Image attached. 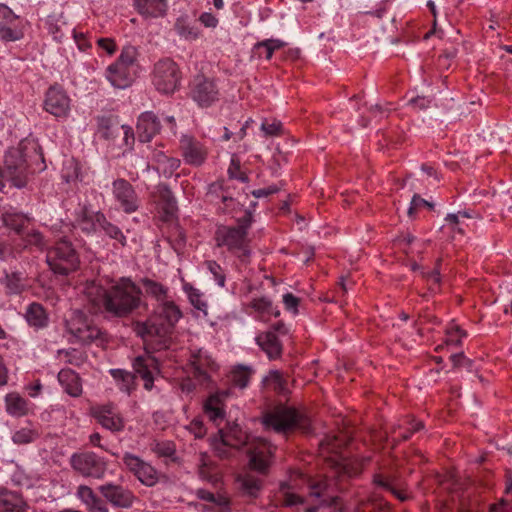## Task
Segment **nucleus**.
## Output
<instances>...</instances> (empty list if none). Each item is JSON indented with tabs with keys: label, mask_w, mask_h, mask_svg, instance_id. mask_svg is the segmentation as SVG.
Listing matches in <instances>:
<instances>
[{
	"label": "nucleus",
	"mask_w": 512,
	"mask_h": 512,
	"mask_svg": "<svg viewBox=\"0 0 512 512\" xmlns=\"http://www.w3.org/2000/svg\"><path fill=\"white\" fill-rule=\"evenodd\" d=\"M86 294L91 302L116 318H127L143 305V292L130 277H121L106 289L90 285Z\"/></svg>",
	"instance_id": "nucleus-1"
},
{
	"label": "nucleus",
	"mask_w": 512,
	"mask_h": 512,
	"mask_svg": "<svg viewBox=\"0 0 512 512\" xmlns=\"http://www.w3.org/2000/svg\"><path fill=\"white\" fill-rule=\"evenodd\" d=\"M252 222L253 216L251 212L246 211L241 218L237 219L235 226H217L214 233L216 247L225 248L228 253L235 256L242 264L249 263L252 250L248 232Z\"/></svg>",
	"instance_id": "nucleus-2"
},
{
	"label": "nucleus",
	"mask_w": 512,
	"mask_h": 512,
	"mask_svg": "<svg viewBox=\"0 0 512 512\" xmlns=\"http://www.w3.org/2000/svg\"><path fill=\"white\" fill-rule=\"evenodd\" d=\"M181 317L182 311L179 306L174 301L164 300L146 321L137 322L134 330L145 341L158 337L165 343V339L172 333Z\"/></svg>",
	"instance_id": "nucleus-3"
},
{
	"label": "nucleus",
	"mask_w": 512,
	"mask_h": 512,
	"mask_svg": "<svg viewBox=\"0 0 512 512\" xmlns=\"http://www.w3.org/2000/svg\"><path fill=\"white\" fill-rule=\"evenodd\" d=\"M263 424L266 428H271L282 434L292 431L308 434L312 430L311 420L305 413L287 406H278L266 413L263 417Z\"/></svg>",
	"instance_id": "nucleus-4"
},
{
	"label": "nucleus",
	"mask_w": 512,
	"mask_h": 512,
	"mask_svg": "<svg viewBox=\"0 0 512 512\" xmlns=\"http://www.w3.org/2000/svg\"><path fill=\"white\" fill-rule=\"evenodd\" d=\"M67 332L83 345L107 343V333L94 323L85 313L75 310L65 322Z\"/></svg>",
	"instance_id": "nucleus-5"
},
{
	"label": "nucleus",
	"mask_w": 512,
	"mask_h": 512,
	"mask_svg": "<svg viewBox=\"0 0 512 512\" xmlns=\"http://www.w3.org/2000/svg\"><path fill=\"white\" fill-rule=\"evenodd\" d=\"M46 262L55 274L68 275L79 268L80 258L72 242L63 237L47 250Z\"/></svg>",
	"instance_id": "nucleus-6"
},
{
	"label": "nucleus",
	"mask_w": 512,
	"mask_h": 512,
	"mask_svg": "<svg viewBox=\"0 0 512 512\" xmlns=\"http://www.w3.org/2000/svg\"><path fill=\"white\" fill-rule=\"evenodd\" d=\"M72 469L85 478L103 479L108 469V460L93 451H80L70 457Z\"/></svg>",
	"instance_id": "nucleus-7"
},
{
	"label": "nucleus",
	"mask_w": 512,
	"mask_h": 512,
	"mask_svg": "<svg viewBox=\"0 0 512 512\" xmlns=\"http://www.w3.org/2000/svg\"><path fill=\"white\" fill-rule=\"evenodd\" d=\"M152 81L160 93H174L181 82V71L178 64L170 58L159 60L154 65Z\"/></svg>",
	"instance_id": "nucleus-8"
},
{
	"label": "nucleus",
	"mask_w": 512,
	"mask_h": 512,
	"mask_svg": "<svg viewBox=\"0 0 512 512\" xmlns=\"http://www.w3.org/2000/svg\"><path fill=\"white\" fill-rule=\"evenodd\" d=\"M190 97L198 106L207 108L220 100V89L213 78L196 75L190 84Z\"/></svg>",
	"instance_id": "nucleus-9"
},
{
	"label": "nucleus",
	"mask_w": 512,
	"mask_h": 512,
	"mask_svg": "<svg viewBox=\"0 0 512 512\" xmlns=\"http://www.w3.org/2000/svg\"><path fill=\"white\" fill-rule=\"evenodd\" d=\"M189 365L193 378L203 386L208 387L212 382V374L217 372L218 365L204 349L191 350Z\"/></svg>",
	"instance_id": "nucleus-10"
},
{
	"label": "nucleus",
	"mask_w": 512,
	"mask_h": 512,
	"mask_svg": "<svg viewBox=\"0 0 512 512\" xmlns=\"http://www.w3.org/2000/svg\"><path fill=\"white\" fill-rule=\"evenodd\" d=\"M125 468L143 485L155 486L159 481V472L149 462L139 456L125 452L122 456Z\"/></svg>",
	"instance_id": "nucleus-11"
},
{
	"label": "nucleus",
	"mask_w": 512,
	"mask_h": 512,
	"mask_svg": "<svg viewBox=\"0 0 512 512\" xmlns=\"http://www.w3.org/2000/svg\"><path fill=\"white\" fill-rule=\"evenodd\" d=\"M5 168L11 176L14 186L22 188L26 185L28 163L23 146L12 147L4 155Z\"/></svg>",
	"instance_id": "nucleus-12"
},
{
	"label": "nucleus",
	"mask_w": 512,
	"mask_h": 512,
	"mask_svg": "<svg viewBox=\"0 0 512 512\" xmlns=\"http://www.w3.org/2000/svg\"><path fill=\"white\" fill-rule=\"evenodd\" d=\"M112 195L119 208L126 214H132L140 208V198L133 185L124 178L112 182Z\"/></svg>",
	"instance_id": "nucleus-13"
},
{
	"label": "nucleus",
	"mask_w": 512,
	"mask_h": 512,
	"mask_svg": "<svg viewBox=\"0 0 512 512\" xmlns=\"http://www.w3.org/2000/svg\"><path fill=\"white\" fill-rule=\"evenodd\" d=\"M179 149L183 161L190 166H202L209 154L207 146L191 135H182L179 141Z\"/></svg>",
	"instance_id": "nucleus-14"
},
{
	"label": "nucleus",
	"mask_w": 512,
	"mask_h": 512,
	"mask_svg": "<svg viewBox=\"0 0 512 512\" xmlns=\"http://www.w3.org/2000/svg\"><path fill=\"white\" fill-rule=\"evenodd\" d=\"M70 98L58 84L52 85L45 93L43 108L56 118H66L70 113Z\"/></svg>",
	"instance_id": "nucleus-15"
},
{
	"label": "nucleus",
	"mask_w": 512,
	"mask_h": 512,
	"mask_svg": "<svg viewBox=\"0 0 512 512\" xmlns=\"http://www.w3.org/2000/svg\"><path fill=\"white\" fill-rule=\"evenodd\" d=\"M91 416L104 429L109 430L112 433L122 432L125 428V420L122 414L112 404L92 407Z\"/></svg>",
	"instance_id": "nucleus-16"
},
{
	"label": "nucleus",
	"mask_w": 512,
	"mask_h": 512,
	"mask_svg": "<svg viewBox=\"0 0 512 512\" xmlns=\"http://www.w3.org/2000/svg\"><path fill=\"white\" fill-rule=\"evenodd\" d=\"M135 378L138 376L143 380V387L151 391L154 387L155 375L160 373L158 360L150 355L143 354L135 357L132 361Z\"/></svg>",
	"instance_id": "nucleus-17"
},
{
	"label": "nucleus",
	"mask_w": 512,
	"mask_h": 512,
	"mask_svg": "<svg viewBox=\"0 0 512 512\" xmlns=\"http://www.w3.org/2000/svg\"><path fill=\"white\" fill-rule=\"evenodd\" d=\"M19 16L6 4L0 3V40L15 42L23 38L24 32L19 24Z\"/></svg>",
	"instance_id": "nucleus-18"
},
{
	"label": "nucleus",
	"mask_w": 512,
	"mask_h": 512,
	"mask_svg": "<svg viewBox=\"0 0 512 512\" xmlns=\"http://www.w3.org/2000/svg\"><path fill=\"white\" fill-rule=\"evenodd\" d=\"M107 502L117 508H130L135 500L134 493L121 485L106 483L98 487Z\"/></svg>",
	"instance_id": "nucleus-19"
},
{
	"label": "nucleus",
	"mask_w": 512,
	"mask_h": 512,
	"mask_svg": "<svg viewBox=\"0 0 512 512\" xmlns=\"http://www.w3.org/2000/svg\"><path fill=\"white\" fill-rule=\"evenodd\" d=\"M229 391L222 390L210 394L203 402V412L208 419L216 425H220L226 417L225 400Z\"/></svg>",
	"instance_id": "nucleus-20"
},
{
	"label": "nucleus",
	"mask_w": 512,
	"mask_h": 512,
	"mask_svg": "<svg viewBox=\"0 0 512 512\" xmlns=\"http://www.w3.org/2000/svg\"><path fill=\"white\" fill-rule=\"evenodd\" d=\"M153 197L163 213L162 220L170 221L171 219H174L178 211V205L169 185L166 183H159L155 187Z\"/></svg>",
	"instance_id": "nucleus-21"
},
{
	"label": "nucleus",
	"mask_w": 512,
	"mask_h": 512,
	"mask_svg": "<svg viewBox=\"0 0 512 512\" xmlns=\"http://www.w3.org/2000/svg\"><path fill=\"white\" fill-rule=\"evenodd\" d=\"M105 214L100 210L94 211L90 204H84L76 213V226L86 235H93L99 231L102 222L101 217Z\"/></svg>",
	"instance_id": "nucleus-22"
},
{
	"label": "nucleus",
	"mask_w": 512,
	"mask_h": 512,
	"mask_svg": "<svg viewBox=\"0 0 512 512\" xmlns=\"http://www.w3.org/2000/svg\"><path fill=\"white\" fill-rule=\"evenodd\" d=\"M423 428L424 424L422 421L416 420L411 416H406L399 420L397 424L392 426L389 437L393 446H396L403 441H407L414 433L422 430Z\"/></svg>",
	"instance_id": "nucleus-23"
},
{
	"label": "nucleus",
	"mask_w": 512,
	"mask_h": 512,
	"mask_svg": "<svg viewBox=\"0 0 512 512\" xmlns=\"http://www.w3.org/2000/svg\"><path fill=\"white\" fill-rule=\"evenodd\" d=\"M275 447L270 443L261 441L253 450L250 452L249 466L252 470H255L261 474H266L273 457Z\"/></svg>",
	"instance_id": "nucleus-24"
},
{
	"label": "nucleus",
	"mask_w": 512,
	"mask_h": 512,
	"mask_svg": "<svg viewBox=\"0 0 512 512\" xmlns=\"http://www.w3.org/2000/svg\"><path fill=\"white\" fill-rule=\"evenodd\" d=\"M246 312L254 314L255 318L261 321H269L271 317H279L280 310L273 305L270 298L266 296L254 297L246 306Z\"/></svg>",
	"instance_id": "nucleus-25"
},
{
	"label": "nucleus",
	"mask_w": 512,
	"mask_h": 512,
	"mask_svg": "<svg viewBox=\"0 0 512 512\" xmlns=\"http://www.w3.org/2000/svg\"><path fill=\"white\" fill-rule=\"evenodd\" d=\"M137 73L128 67L119 65L118 62L110 64L106 69V78L111 85L118 89H125L132 85Z\"/></svg>",
	"instance_id": "nucleus-26"
},
{
	"label": "nucleus",
	"mask_w": 512,
	"mask_h": 512,
	"mask_svg": "<svg viewBox=\"0 0 512 512\" xmlns=\"http://www.w3.org/2000/svg\"><path fill=\"white\" fill-rule=\"evenodd\" d=\"M160 129V121L153 112H144L139 116L136 133L140 142H150L160 132Z\"/></svg>",
	"instance_id": "nucleus-27"
},
{
	"label": "nucleus",
	"mask_w": 512,
	"mask_h": 512,
	"mask_svg": "<svg viewBox=\"0 0 512 512\" xmlns=\"http://www.w3.org/2000/svg\"><path fill=\"white\" fill-rule=\"evenodd\" d=\"M297 476L303 481L307 482L309 495L320 499L321 505H336L339 498L337 496H330L328 494L329 484L326 478L319 480L307 479L302 473L297 472Z\"/></svg>",
	"instance_id": "nucleus-28"
},
{
	"label": "nucleus",
	"mask_w": 512,
	"mask_h": 512,
	"mask_svg": "<svg viewBox=\"0 0 512 512\" xmlns=\"http://www.w3.org/2000/svg\"><path fill=\"white\" fill-rule=\"evenodd\" d=\"M57 379L64 392L69 396L78 398L82 395V379L76 371L70 368H63L58 372Z\"/></svg>",
	"instance_id": "nucleus-29"
},
{
	"label": "nucleus",
	"mask_w": 512,
	"mask_h": 512,
	"mask_svg": "<svg viewBox=\"0 0 512 512\" xmlns=\"http://www.w3.org/2000/svg\"><path fill=\"white\" fill-rule=\"evenodd\" d=\"M166 226L162 228L165 239L171 248L178 254H182L186 246V234L178 222L171 219L164 221Z\"/></svg>",
	"instance_id": "nucleus-30"
},
{
	"label": "nucleus",
	"mask_w": 512,
	"mask_h": 512,
	"mask_svg": "<svg viewBox=\"0 0 512 512\" xmlns=\"http://www.w3.org/2000/svg\"><path fill=\"white\" fill-rule=\"evenodd\" d=\"M221 441L225 446L241 448L248 443L249 435L242 427L233 422L227 423L224 429L220 431Z\"/></svg>",
	"instance_id": "nucleus-31"
},
{
	"label": "nucleus",
	"mask_w": 512,
	"mask_h": 512,
	"mask_svg": "<svg viewBox=\"0 0 512 512\" xmlns=\"http://www.w3.org/2000/svg\"><path fill=\"white\" fill-rule=\"evenodd\" d=\"M256 343L264 351L270 360L279 359L283 352V346L278 336L273 331H265L257 335Z\"/></svg>",
	"instance_id": "nucleus-32"
},
{
	"label": "nucleus",
	"mask_w": 512,
	"mask_h": 512,
	"mask_svg": "<svg viewBox=\"0 0 512 512\" xmlns=\"http://www.w3.org/2000/svg\"><path fill=\"white\" fill-rule=\"evenodd\" d=\"M27 324L35 330H41L48 327L50 318L46 308L38 303H30L24 314Z\"/></svg>",
	"instance_id": "nucleus-33"
},
{
	"label": "nucleus",
	"mask_w": 512,
	"mask_h": 512,
	"mask_svg": "<svg viewBox=\"0 0 512 512\" xmlns=\"http://www.w3.org/2000/svg\"><path fill=\"white\" fill-rule=\"evenodd\" d=\"M133 4L145 19L163 17L167 11V0H133Z\"/></svg>",
	"instance_id": "nucleus-34"
},
{
	"label": "nucleus",
	"mask_w": 512,
	"mask_h": 512,
	"mask_svg": "<svg viewBox=\"0 0 512 512\" xmlns=\"http://www.w3.org/2000/svg\"><path fill=\"white\" fill-rule=\"evenodd\" d=\"M348 444V440L343 435L327 434L319 443L320 454L324 457L333 455L331 458L335 463H338L342 449Z\"/></svg>",
	"instance_id": "nucleus-35"
},
{
	"label": "nucleus",
	"mask_w": 512,
	"mask_h": 512,
	"mask_svg": "<svg viewBox=\"0 0 512 512\" xmlns=\"http://www.w3.org/2000/svg\"><path fill=\"white\" fill-rule=\"evenodd\" d=\"M0 284L4 287L6 296L21 295L26 290V278L22 272H4V276L0 279Z\"/></svg>",
	"instance_id": "nucleus-36"
},
{
	"label": "nucleus",
	"mask_w": 512,
	"mask_h": 512,
	"mask_svg": "<svg viewBox=\"0 0 512 512\" xmlns=\"http://www.w3.org/2000/svg\"><path fill=\"white\" fill-rule=\"evenodd\" d=\"M5 410L12 417H24L30 413V402L18 392H10L4 397Z\"/></svg>",
	"instance_id": "nucleus-37"
},
{
	"label": "nucleus",
	"mask_w": 512,
	"mask_h": 512,
	"mask_svg": "<svg viewBox=\"0 0 512 512\" xmlns=\"http://www.w3.org/2000/svg\"><path fill=\"white\" fill-rule=\"evenodd\" d=\"M0 508L3 509L2 512H25L27 503L20 493L1 488Z\"/></svg>",
	"instance_id": "nucleus-38"
},
{
	"label": "nucleus",
	"mask_w": 512,
	"mask_h": 512,
	"mask_svg": "<svg viewBox=\"0 0 512 512\" xmlns=\"http://www.w3.org/2000/svg\"><path fill=\"white\" fill-rule=\"evenodd\" d=\"M173 27L176 34L186 41H195L201 34V30L196 21L190 19L187 15L178 17Z\"/></svg>",
	"instance_id": "nucleus-39"
},
{
	"label": "nucleus",
	"mask_w": 512,
	"mask_h": 512,
	"mask_svg": "<svg viewBox=\"0 0 512 512\" xmlns=\"http://www.w3.org/2000/svg\"><path fill=\"white\" fill-rule=\"evenodd\" d=\"M152 160L156 164V170L161 172L166 178H170L181 165L180 159L167 156L161 150L153 151Z\"/></svg>",
	"instance_id": "nucleus-40"
},
{
	"label": "nucleus",
	"mask_w": 512,
	"mask_h": 512,
	"mask_svg": "<svg viewBox=\"0 0 512 512\" xmlns=\"http://www.w3.org/2000/svg\"><path fill=\"white\" fill-rule=\"evenodd\" d=\"M109 373L121 392L130 395L136 389L135 374L132 372L124 369H111Z\"/></svg>",
	"instance_id": "nucleus-41"
},
{
	"label": "nucleus",
	"mask_w": 512,
	"mask_h": 512,
	"mask_svg": "<svg viewBox=\"0 0 512 512\" xmlns=\"http://www.w3.org/2000/svg\"><path fill=\"white\" fill-rule=\"evenodd\" d=\"M286 43L280 39H265L254 44L252 53L257 58L270 60L276 50L283 48Z\"/></svg>",
	"instance_id": "nucleus-42"
},
{
	"label": "nucleus",
	"mask_w": 512,
	"mask_h": 512,
	"mask_svg": "<svg viewBox=\"0 0 512 512\" xmlns=\"http://www.w3.org/2000/svg\"><path fill=\"white\" fill-rule=\"evenodd\" d=\"M207 196L211 201L221 200L226 206L234 202L225 180H217L208 186Z\"/></svg>",
	"instance_id": "nucleus-43"
},
{
	"label": "nucleus",
	"mask_w": 512,
	"mask_h": 512,
	"mask_svg": "<svg viewBox=\"0 0 512 512\" xmlns=\"http://www.w3.org/2000/svg\"><path fill=\"white\" fill-rule=\"evenodd\" d=\"M356 512H392V507L382 498L373 496L367 500L359 501Z\"/></svg>",
	"instance_id": "nucleus-44"
},
{
	"label": "nucleus",
	"mask_w": 512,
	"mask_h": 512,
	"mask_svg": "<svg viewBox=\"0 0 512 512\" xmlns=\"http://www.w3.org/2000/svg\"><path fill=\"white\" fill-rule=\"evenodd\" d=\"M139 50L133 45H126L122 48L120 55L116 59L119 65L128 67L132 71L136 72L139 69L138 57Z\"/></svg>",
	"instance_id": "nucleus-45"
},
{
	"label": "nucleus",
	"mask_w": 512,
	"mask_h": 512,
	"mask_svg": "<svg viewBox=\"0 0 512 512\" xmlns=\"http://www.w3.org/2000/svg\"><path fill=\"white\" fill-rule=\"evenodd\" d=\"M66 26V21L62 15H49L45 20V28L52 36L53 40L61 43L65 37L63 28Z\"/></svg>",
	"instance_id": "nucleus-46"
},
{
	"label": "nucleus",
	"mask_w": 512,
	"mask_h": 512,
	"mask_svg": "<svg viewBox=\"0 0 512 512\" xmlns=\"http://www.w3.org/2000/svg\"><path fill=\"white\" fill-rule=\"evenodd\" d=\"M26 427L16 430L12 435V441L16 445H27L35 442L40 437L39 430L31 423Z\"/></svg>",
	"instance_id": "nucleus-47"
},
{
	"label": "nucleus",
	"mask_w": 512,
	"mask_h": 512,
	"mask_svg": "<svg viewBox=\"0 0 512 512\" xmlns=\"http://www.w3.org/2000/svg\"><path fill=\"white\" fill-rule=\"evenodd\" d=\"M252 373L250 367L237 365L231 370L229 380L234 387L245 389L250 382Z\"/></svg>",
	"instance_id": "nucleus-48"
},
{
	"label": "nucleus",
	"mask_w": 512,
	"mask_h": 512,
	"mask_svg": "<svg viewBox=\"0 0 512 512\" xmlns=\"http://www.w3.org/2000/svg\"><path fill=\"white\" fill-rule=\"evenodd\" d=\"M57 353L65 364L78 368L81 367L88 359L86 352L77 348L60 349Z\"/></svg>",
	"instance_id": "nucleus-49"
},
{
	"label": "nucleus",
	"mask_w": 512,
	"mask_h": 512,
	"mask_svg": "<svg viewBox=\"0 0 512 512\" xmlns=\"http://www.w3.org/2000/svg\"><path fill=\"white\" fill-rule=\"evenodd\" d=\"M150 450L158 458H169L171 460H175L176 445L171 440H154L150 444Z\"/></svg>",
	"instance_id": "nucleus-50"
},
{
	"label": "nucleus",
	"mask_w": 512,
	"mask_h": 512,
	"mask_svg": "<svg viewBox=\"0 0 512 512\" xmlns=\"http://www.w3.org/2000/svg\"><path fill=\"white\" fill-rule=\"evenodd\" d=\"M102 222L99 225V231H102L107 237L117 241L122 247L127 245V238L122 230L112 222H110L106 216L101 217Z\"/></svg>",
	"instance_id": "nucleus-51"
},
{
	"label": "nucleus",
	"mask_w": 512,
	"mask_h": 512,
	"mask_svg": "<svg viewBox=\"0 0 512 512\" xmlns=\"http://www.w3.org/2000/svg\"><path fill=\"white\" fill-rule=\"evenodd\" d=\"M141 283L146 293L155 298L157 301L162 302L167 299L168 287L164 286L162 283L150 278L141 279Z\"/></svg>",
	"instance_id": "nucleus-52"
},
{
	"label": "nucleus",
	"mask_w": 512,
	"mask_h": 512,
	"mask_svg": "<svg viewBox=\"0 0 512 512\" xmlns=\"http://www.w3.org/2000/svg\"><path fill=\"white\" fill-rule=\"evenodd\" d=\"M238 482L243 493L250 497H257L262 488V481L251 474L239 476Z\"/></svg>",
	"instance_id": "nucleus-53"
},
{
	"label": "nucleus",
	"mask_w": 512,
	"mask_h": 512,
	"mask_svg": "<svg viewBox=\"0 0 512 512\" xmlns=\"http://www.w3.org/2000/svg\"><path fill=\"white\" fill-rule=\"evenodd\" d=\"M3 224L14 230L17 233H20L25 226L26 217L22 213L18 212H4L1 216Z\"/></svg>",
	"instance_id": "nucleus-54"
},
{
	"label": "nucleus",
	"mask_w": 512,
	"mask_h": 512,
	"mask_svg": "<svg viewBox=\"0 0 512 512\" xmlns=\"http://www.w3.org/2000/svg\"><path fill=\"white\" fill-rule=\"evenodd\" d=\"M264 383L278 394H285L287 391V382L281 372L277 370L270 371L265 377Z\"/></svg>",
	"instance_id": "nucleus-55"
},
{
	"label": "nucleus",
	"mask_w": 512,
	"mask_h": 512,
	"mask_svg": "<svg viewBox=\"0 0 512 512\" xmlns=\"http://www.w3.org/2000/svg\"><path fill=\"white\" fill-rule=\"evenodd\" d=\"M191 305L197 310L205 312L207 309V303L203 300V294L199 289L193 287L191 284H185L183 286Z\"/></svg>",
	"instance_id": "nucleus-56"
},
{
	"label": "nucleus",
	"mask_w": 512,
	"mask_h": 512,
	"mask_svg": "<svg viewBox=\"0 0 512 512\" xmlns=\"http://www.w3.org/2000/svg\"><path fill=\"white\" fill-rule=\"evenodd\" d=\"M25 247L35 248L39 251H43L47 247V242L44 235L38 230H32L25 234L23 237Z\"/></svg>",
	"instance_id": "nucleus-57"
},
{
	"label": "nucleus",
	"mask_w": 512,
	"mask_h": 512,
	"mask_svg": "<svg viewBox=\"0 0 512 512\" xmlns=\"http://www.w3.org/2000/svg\"><path fill=\"white\" fill-rule=\"evenodd\" d=\"M206 269L213 275L216 284L224 288L226 285V273L224 268L215 260H206L204 262Z\"/></svg>",
	"instance_id": "nucleus-58"
},
{
	"label": "nucleus",
	"mask_w": 512,
	"mask_h": 512,
	"mask_svg": "<svg viewBox=\"0 0 512 512\" xmlns=\"http://www.w3.org/2000/svg\"><path fill=\"white\" fill-rule=\"evenodd\" d=\"M261 131L266 137H278L284 133L281 121L276 119H265L261 124Z\"/></svg>",
	"instance_id": "nucleus-59"
},
{
	"label": "nucleus",
	"mask_w": 512,
	"mask_h": 512,
	"mask_svg": "<svg viewBox=\"0 0 512 512\" xmlns=\"http://www.w3.org/2000/svg\"><path fill=\"white\" fill-rule=\"evenodd\" d=\"M421 208H427L429 210H433L434 204L423 199L420 195L414 194L411 199L408 211H407L409 218L415 219L417 216V212Z\"/></svg>",
	"instance_id": "nucleus-60"
},
{
	"label": "nucleus",
	"mask_w": 512,
	"mask_h": 512,
	"mask_svg": "<svg viewBox=\"0 0 512 512\" xmlns=\"http://www.w3.org/2000/svg\"><path fill=\"white\" fill-rule=\"evenodd\" d=\"M97 131L106 140L114 137L113 123L110 117L100 116L97 118Z\"/></svg>",
	"instance_id": "nucleus-61"
},
{
	"label": "nucleus",
	"mask_w": 512,
	"mask_h": 512,
	"mask_svg": "<svg viewBox=\"0 0 512 512\" xmlns=\"http://www.w3.org/2000/svg\"><path fill=\"white\" fill-rule=\"evenodd\" d=\"M228 175L230 179H236L242 183H247L249 181V177L246 172L241 170L240 160L236 157H232L231 159L228 167Z\"/></svg>",
	"instance_id": "nucleus-62"
},
{
	"label": "nucleus",
	"mask_w": 512,
	"mask_h": 512,
	"mask_svg": "<svg viewBox=\"0 0 512 512\" xmlns=\"http://www.w3.org/2000/svg\"><path fill=\"white\" fill-rule=\"evenodd\" d=\"M466 336V332L462 330L458 325L453 324L447 329L446 344L460 346L462 338Z\"/></svg>",
	"instance_id": "nucleus-63"
},
{
	"label": "nucleus",
	"mask_w": 512,
	"mask_h": 512,
	"mask_svg": "<svg viewBox=\"0 0 512 512\" xmlns=\"http://www.w3.org/2000/svg\"><path fill=\"white\" fill-rule=\"evenodd\" d=\"M505 496L501 499V504L506 506V512H512V478L506 475Z\"/></svg>",
	"instance_id": "nucleus-64"
}]
</instances>
